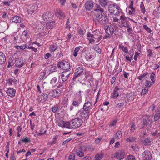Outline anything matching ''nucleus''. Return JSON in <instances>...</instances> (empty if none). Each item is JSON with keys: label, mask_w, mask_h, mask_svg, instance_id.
<instances>
[{"label": "nucleus", "mask_w": 160, "mask_h": 160, "mask_svg": "<svg viewBox=\"0 0 160 160\" xmlns=\"http://www.w3.org/2000/svg\"><path fill=\"white\" fill-rule=\"evenodd\" d=\"M143 27L144 29H145L148 32L151 33L152 32L151 29L148 28L147 25H143Z\"/></svg>", "instance_id": "obj_53"}, {"label": "nucleus", "mask_w": 160, "mask_h": 160, "mask_svg": "<svg viewBox=\"0 0 160 160\" xmlns=\"http://www.w3.org/2000/svg\"><path fill=\"white\" fill-rule=\"evenodd\" d=\"M56 68V67L55 66H53L52 65L50 66L48 69V70H49L50 72L49 73H52L54 71Z\"/></svg>", "instance_id": "obj_42"}, {"label": "nucleus", "mask_w": 160, "mask_h": 160, "mask_svg": "<svg viewBox=\"0 0 160 160\" xmlns=\"http://www.w3.org/2000/svg\"><path fill=\"white\" fill-rule=\"evenodd\" d=\"M6 92L8 96L13 98L15 96L16 90L13 88L9 87L7 89Z\"/></svg>", "instance_id": "obj_14"}, {"label": "nucleus", "mask_w": 160, "mask_h": 160, "mask_svg": "<svg viewBox=\"0 0 160 160\" xmlns=\"http://www.w3.org/2000/svg\"><path fill=\"white\" fill-rule=\"evenodd\" d=\"M57 125L62 128H71L70 122H65L63 120H59L56 122Z\"/></svg>", "instance_id": "obj_11"}, {"label": "nucleus", "mask_w": 160, "mask_h": 160, "mask_svg": "<svg viewBox=\"0 0 160 160\" xmlns=\"http://www.w3.org/2000/svg\"><path fill=\"white\" fill-rule=\"evenodd\" d=\"M136 128V126L134 123H132L131 124V125L130 127V132L132 133L134 132Z\"/></svg>", "instance_id": "obj_48"}, {"label": "nucleus", "mask_w": 160, "mask_h": 160, "mask_svg": "<svg viewBox=\"0 0 160 160\" xmlns=\"http://www.w3.org/2000/svg\"><path fill=\"white\" fill-rule=\"evenodd\" d=\"M140 55V54L138 52H135V55L134 57V59L135 61H137V58H138L139 55Z\"/></svg>", "instance_id": "obj_59"}, {"label": "nucleus", "mask_w": 160, "mask_h": 160, "mask_svg": "<svg viewBox=\"0 0 160 160\" xmlns=\"http://www.w3.org/2000/svg\"><path fill=\"white\" fill-rule=\"evenodd\" d=\"M118 28L117 25L112 23L109 28L108 26L105 27V31L106 33H108L109 35H112L114 32L118 30Z\"/></svg>", "instance_id": "obj_9"}, {"label": "nucleus", "mask_w": 160, "mask_h": 160, "mask_svg": "<svg viewBox=\"0 0 160 160\" xmlns=\"http://www.w3.org/2000/svg\"><path fill=\"white\" fill-rule=\"evenodd\" d=\"M27 47L28 45L26 44H23L21 46H17L15 47V48L18 50L21 49L22 50H23L26 48Z\"/></svg>", "instance_id": "obj_35"}, {"label": "nucleus", "mask_w": 160, "mask_h": 160, "mask_svg": "<svg viewBox=\"0 0 160 160\" xmlns=\"http://www.w3.org/2000/svg\"><path fill=\"white\" fill-rule=\"evenodd\" d=\"M28 31L27 30H24L22 32V38L27 39L28 37Z\"/></svg>", "instance_id": "obj_38"}, {"label": "nucleus", "mask_w": 160, "mask_h": 160, "mask_svg": "<svg viewBox=\"0 0 160 160\" xmlns=\"http://www.w3.org/2000/svg\"><path fill=\"white\" fill-rule=\"evenodd\" d=\"M99 2L100 5L103 7H105L108 5L107 0H99Z\"/></svg>", "instance_id": "obj_32"}, {"label": "nucleus", "mask_w": 160, "mask_h": 160, "mask_svg": "<svg viewBox=\"0 0 160 160\" xmlns=\"http://www.w3.org/2000/svg\"><path fill=\"white\" fill-rule=\"evenodd\" d=\"M108 11L110 13L119 16L120 13H122V10L120 6L117 4H111L108 6Z\"/></svg>", "instance_id": "obj_1"}, {"label": "nucleus", "mask_w": 160, "mask_h": 160, "mask_svg": "<svg viewBox=\"0 0 160 160\" xmlns=\"http://www.w3.org/2000/svg\"><path fill=\"white\" fill-rule=\"evenodd\" d=\"M55 14L58 18L61 19H64L65 17L64 13L60 9L57 8L55 11Z\"/></svg>", "instance_id": "obj_17"}, {"label": "nucleus", "mask_w": 160, "mask_h": 160, "mask_svg": "<svg viewBox=\"0 0 160 160\" xmlns=\"http://www.w3.org/2000/svg\"><path fill=\"white\" fill-rule=\"evenodd\" d=\"M94 13L96 15L102 13L104 12V9L102 8L98 4H96L93 8Z\"/></svg>", "instance_id": "obj_16"}, {"label": "nucleus", "mask_w": 160, "mask_h": 160, "mask_svg": "<svg viewBox=\"0 0 160 160\" xmlns=\"http://www.w3.org/2000/svg\"><path fill=\"white\" fill-rule=\"evenodd\" d=\"M92 96L91 94L86 96L85 102L83 106V109L85 111H89L92 108Z\"/></svg>", "instance_id": "obj_2"}, {"label": "nucleus", "mask_w": 160, "mask_h": 160, "mask_svg": "<svg viewBox=\"0 0 160 160\" xmlns=\"http://www.w3.org/2000/svg\"><path fill=\"white\" fill-rule=\"evenodd\" d=\"M117 15H115L114 14H113L112 15V21L114 22H118V23L119 22V19L117 17Z\"/></svg>", "instance_id": "obj_45"}, {"label": "nucleus", "mask_w": 160, "mask_h": 160, "mask_svg": "<svg viewBox=\"0 0 160 160\" xmlns=\"http://www.w3.org/2000/svg\"><path fill=\"white\" fill-rule=\"evenodd\" d=\"M152 135L154 138H156L159 136V132L156 130L155 132H152Z\"/></svg>", "instance_id": "obj_57"}, {"label": "nucleus", "mask_w": 160, "mask_h": 160, "mask_svg": "<svg viewBox=\"0 0 160 160\" xmlns=\"http://www.w3.org/2000/svg\"><path fill=\"white\" fill-rule=\"evenodd\" d=\"M80 50V48L79 47H76L75 48L73 52V55L76 57L77 56L78 54V52Z\"/></svg>", "instance_id": "obj_46"}, {"label": "nucleus", "mask_w": 160, "mask_h": 160, "mask_svg": "<svg viewBox=\"0 0 160 160\" xmlns=\"http://www.w3.org/2000/svg\"><path fill=\"white\" fill-rule=\"evenodd\" d=\"M58 48V46L57 44H52L49 47V50L51 52H53L55 51Z\"/></svg>", "instance_id": "obj_28"}, {"label": "nucleus", "mask_w": 160, "mask_h": 160, "mask_svg": "<svg viewBox=\"0 0 160 160\" xmlns=\"http://www.w3.org/2000/svg\"><path fill=\"white\" fill-rule=\"evenodd\" d=\"M146 86L148 88V89L151 86L152 84V82L151 81H146Z\"/></svg>", "instance_id": "obj_55"}, {"label": "nucleus", "mask_w": 160, "mask_h": 160, "mask_svg": "<svg viewBox=\"0 0 160 160\" xmlns=\"http://www.w3.org/2000/svg\"><path fill=\"white\" fill-rule=\"evenodd\" d=\"M103 157V153L102 152H101L95 155V160H100Z\"/></svg>", "instance_id": "obj_29"}, {"label": "nucleus", "mask_w": 160, "mask_h": 160, "mask_svg": "<svg viewBox=\"0 0 160 160\" xmlns=\"http://www.w3.org/2000/svg\"><path fill=\"white\" fill-rule=\"evenodd\" d=\"M148 74V72L145 73H144L143 74L141 75L140 76H138V79L139 80L141 81Z\"/></svg>", "instance_id": "obj_49"}, {"label": "nucleus", "mask_w": 160, "mask_h": 160, "mask_svg": "<svg viewBox=\"0 0 160 160\" xmlns=\"http://www.w3.org/2000/svg\"><path fill=\"white\" fill-rule=\"evenodd\" d=\"M57 81V78L56 77L53 78L51 80L50 83L52 84H54Z\"/></svg>", "instance_id": "obj_62"}, {"label": "nucleus", "mask_w": 160, "mask_h": 160, "mask_svg": "<svg viewBox=\"0 0 160 160\" xmlns=\"http://www.w3.org/2000/svg\"><path fill=\"white\" fill-rule=\"evenodd\" d=\"M127 29V31L129 34H132V28H131V26L128 24L127 25V26L126 27Z\"/></svg>", "instance_id": "obj_50"}, {"label": "nucleus", "mask_w": 160, "mask_h": 160, "mask_svg": "<svg viewBox=\"0 0 160 160\" xmlns=\"http://www.w3.org/2000/svg\"><path fill=\"white\" fill-rule=\"evenodd\" d=\"M127 160H135V158L132 155H130L128 156L127 158Z\"/></svg>", "instance_id": "obj_58"}, {"label": "nucleus", "mask_w": 160, "mask_h": 160, "mask_svg": "<svg viewBox=\"0 0 160 160\" xmlns=\"http://www.w3.org/2000/svg\"><path fill=\"white\" fill-rule=\"evenodd\" d=\"M83 93V92L81 90H80L76 92V95L79 98V99H82Z\"/></svg>", "instance_id": "obj_40"}, {"label": "nucleus", "mask_w": 160, "mask_h": 160, "mask_svg": "<svg viewBox=\"0 0 160 160\" xmlns=\"http://www.w3.org/2000/svg\"><path fill=\"white\" fill-rule=\"evenodd\" d=\"M37 8V7L34 5H33L31 7L30 9H28L27 11L28 14L31 15L32 13L35 12Z\"/></svg>", "instance_id": "obj_25"}, {"label": "nucleus", "mask_w": 160, "mask_h": 160, "mask_svg": "<svg viewBox=\"0 0 160 160\" xmlns=\"http://www.w3.org/2000/svg\"><path fill=\"white\" fill-rule=\"evenodd\" d=\"M46 25L47 29H51L54 27L55 22L54 21H52L51 22L47 23Z\"/></svg>", "instance_id": "obj_27"}, {"label": "nucleus", "mask_w": 160, "mask_h": 160, "mask_svg": "<svg viewBox=\"0 0 160 160\" xmlns=\"http://www.w3.org/2000/svg\"><path fill=\"white\" fill-rule=\"evenodd\" d=\"M119 25L120 27H125L129 24L127 17L122 12V13H120Z\"/></svg>", "instance_id": "obj_4"}, {"label": "nucleus", "mask_w": 160, "mask_h": 160, "mask_svg": "<svg viewBox=\"0 0 160 160\" xmlns=\"http://www.w3.org/2000/svg\"><path fill=\"white\" fill-rule=\"evenodd\" d=\"M83 121L79 118H76L72 119L70 122V125L74 128H77L81 126L82 124Z\"/></svg>", "instance_id": "obj_5"}, {"label": "nucleus", "mask_w": 160, "mask_h": 160, "mask_svg": "<svg viewBox=\"0 0 160 160\" xmlns=\"http://www.w3.org/2000/svg\"><path fill=\"white\" fill-rule=\"evenodd\" d=\"M122 132L120 131H117L116 134L114 135V138L115 139L118 140L120 138L122 137Z\"/></svg>", "instance_id": "obj_30"}, {"label": "nucleus", "mask_w": 160, "mask_h": 160, "mask_svg": "<svg viewBox=\"0 0 160 160\" xmlns=\"http://www.w3.org/2000/svg\"><path fill=\"white\" fill-rule=\"evenodd\" d=\"M119 90L118 87H115L113 92L111 94V97L113 98H116L119 96L118 90Z\"/></svg>", "instance_id": "obj_20"}, {"label": "nucleus", "mask_w": 160, "mask_h": 160, "mask_svg": "<svg viewBox=\"0 0 160 160\" xmlns=\"http://www.w3.org/2000/svg\"><path fill=\"white\" fill-rule=\"evenodd\" d=\"M152 141V139L150 138H146L144 141V144L145 145H150Z\"/></svg>", "instance_id": "obj_33"}, {"label": "nucleus", "mask_w": 160, "mask_h": 160, "mask_svg": "<svg viewBox=\"0 0 160 160\" xmlns=\"http://www.w3.org/2000/svg\"><path fill=\"white\" fill-rule=\"evenodd\" d=\"M70 73L68 74L66 72H63L62 73L61 75V78L63 82L66 81L68 79Z\"/></svg>", "instance_id": "obj_23"}, {"label": "nucleus", "mask_w": 160, "mask_h": 160, "mask_svg": "<svg viewBox=\"0 0 160 160\" xmlns=\"http://www.w3.org/2000/svg\"><path fill=\"white\" fill-rule=\"evenodd\" d=\"M152 68L154 70L157 69L158 68L160 67L157 64H153L152 65Z\"/></svg>", "instance_id": "obj_63"}, {"label": "nucleus", "mask_w": 160, "mask_h": 160, "mask_svg": "<svg viewBox=\"0 0 160 160\" xmlns=\"http://www.w3.org/2000/svg\"><path fill=\"white\" fill-rule=\"evenodd\" d=\"M58 66L60 68L67 72L69 71L70 68V63L67 61L59 62L58 63Z\"/></svg>", "instance_id": "obj_7"}, {"label": "nucleus", "mask_w": 160, "mask_h": 160, "mask_svg": "<svg viewBox=\"0 0 160 160\" xmlns=\"http://www.w3.org/2000/svg\"><path fill=\"white\" fill-rule=\"evenodd\" d=\"M107 17L104 14L102 13L100 14L96 15V20L95 21V24H97V22L101 24L104 25L106 24L107 22Z\"/></svg>", "instance_id": "obj_3"}, {"label": "nucleus", "mask_w": 160, "mask_h": 160, "mask_svg": "<svg viewBox=\"0 0 160 160\" xmlns=\"http://www.w3.org/2000/svg\"><path fill=\"white\" fill-rule=\"evenodd\" d=\"M155 76V74L154 73H152L151 74L150 76L151 80L152 82L153 83H154L155 82V80H154Z\"/></svg>", "instance_id": "obj_60"}, {"label": "nucleus", "mask_w": 160, "mask_h": 160, "mask_svg": "<svg viewBox=\"0 0 160 160\" xmlns=\"http://www.w3.org/2000/svg\"><path fill=\"white\" fill-rule=\"evenodd\" d=\"M48 98V95L46 94H42L38 97V100L39 102H44Z\"/></svg>", "instance_id": "obj_21"}, {"label": "nucleus", "mask_w": 160, "mask_h": 160, "mask_svg": "<svg viewBox=\"0 0 160 160\" xmlns=\"http://www.w3.org/2000/svg\"><path fill=\"white\" fill-rule=\"evenodd\" d=\"M68 101V98L67 97H64L62 98V103L63 104H66L67 103Z\"/></svg>", "instance_id": "obj_54"}, {"label": "nucleus", "mask_w": 160, "mask_h": 160, "mask_svg": "<svg viewBox=\"0 0 160 160\" xmlns=\"http://www.w3.org/2000/svg\"><path fill=\"white\" fill-rule=\"evenodd\" d=\"M89 111H85V112H82L81 113V116L82 118H88L89 115Z\"/></svg>", "instance_id": "obj_37"}, {"label": "nucleus", "mask_w": 160, "mask_h": 160, "mask_svg": "<svg viewBox=\"0 0 160 160\" xmlns=\"http://www.w3.org/2000/svg\"><path fill=\"white\" fill-rule=\"evenodd\" d=\"M93 33H94L93 36L94 37H97V38H98V36L100 34V32L98 30H95Z\"/></svg>", "instance_id": "obj_51"}, {"label": "nucleus", "mask_w": 160, "mask_h": 160, "mask_svg": "<svg viewBox=\"0 0 160 160\" xmlns=\"http://www.w3.org/2000/svg\"><path fill=\"white\" fill-rule=\"evenodd\" d=\"M88 149L87 146L82 145L79 146L78 149H74L76 155L80 157H82L84 156V152Z\"/></svg>", "instance_id": "obj_6"}, {"label": "nucleus", "mask_w": 160, "mask_h": 160, "mask_svg": "<svg viewBox=\"0 0 160 160\" xmlns=\"http://www.w3.org/2000/svg\"><path fill=\"white\" fill-rule=\"evenodd\" d=\"M82 101V100H81V99H79V101L74 100L73 101L72 105L74 106L78 107L79 106V104H80Z\"/></svg>", "instance_id": "obj_36"}, {"label": "nucleus", "mask_w": 160, "mask_h": 160, "mask_svg": "<svg viewBox=\"0 0 160 160\" xmlns=\"http://www.w3.org/2000/svg\"><path fill=\"white\" fill-rule=\"evenodd\" d=\"M140 8L142 13L143 14H144L146 12V10L144 5V4L142 2L140 3Z\"/></svg>", "instance_id": "obj_39"}, {"label": "nucleus", "mask_w": 160, "mask_h": 160, "mask_svg": "<svg viewBox=\"0 0 160 160\" xmlns=\"http://www.w3.org/2000/svg\"><path fill=\"white\" fill-rule=\"evenodd\" d=\"M61 90L57 88L51 91L49 93L50 98L51 99L59 97L61 95Z\"/></svg>", "instance_id": "obj_12"}, {"label": "nucleus", "mask_w": 160, "mask_h": 160, "mask_svg": "<svg viewBox=\"0 0 160 160\" xmlns=\"http://www.w3.org/2000/svg\"><path fill=\"white\" fill-rule=\"evenodd\" d=\"M84 68L82 65H78L76 67L75 72L74 74L73 79L74 80L77 77L82 75L84 72Z\"/></svg>", "instance_id": "obj_8"}, {"label": "nucleus", "mask_w": 160, "mask_h": 160, "mask_svg": "<svg viewBox=\"0 0 160 160\" xmlns=\"http://www.w3.org/2000/svg\"><path fill=\"white\" fill-rule=\"evenodd\" d=\"M57 88L63 89L65 88V83L63 82H59L57 83Z\"/></svg>", "instance_id": "obj_43"}, {"label": "nucleus", "mask_w": 160, "mask_h": 160, "mask_svg": "<svg viewBox=\"0 0 160 160\" xmlns=\"http://www.w3.org/2000/svg\"><path fill=\"white\" fill-rule=\"evenodd\" d=\"M152 155L150 152L148 150H146L142 153L143 160H151Z\"/></svg>", "instance_id": "obj_15"}, {"label": "nucleus", "mask_w": 160, "mask_h": 160, "mask_svg": "<svg viewBox=\"0 0 160 160\" xmlns=\"http://www.w3.org/2000/svg\"><path fill=\"white\" fill-rule=\"evenodd\" d=\"M125 153L122 151H120L115 153L114 157L120 160L123 159L124 158Z\"/></svg>", "instance_id": "obj_19"}, {"label": "nucleus", "mask_w": 160, "mask_h": 160, "mask_svg": "<svg viewBox=\"0 0 160 160\" xmlns=\"http://www.w3.org/2000/svg\"><path fill=\"white\" fill-rule=\"evenodd\" d=\"M22 18L19 16H16L12 18V21L15 23H19L21 22Z\"/></svg>", "instance_id": "obj_24"}, {"label": "nucleus", "mask_w": 160, "mask_h": 160, "mask_svg": "<svg viewBox=\"0 0 160 160\" xmlns=\"http://www.w3.org/2000/svg\"><path fill=\"white\" fill-rule=\"evenodd\" d=\"M84 7L87 10H90L93 7V2L91 0H88L85 3Z\"/></svg>", "instance_id": "obj_18"}, {"label": "nucleus", "mask_w": 160, "mask_h": 160, "mask_svg": "<svg viewBox=\"0 0 160 160\" xmlns=\"http://www.w3.org/2000/svg\"><path fill=\"white\" fill-rule=\"evenodd\" d=\"M58 107L57 105H54L52 108V111L53 112H56L58 109Z\"/></svg>", "instance_id": "obj_52"}, {"label": "nucleus", "mask_w": 160, "mask_h": 160, "mask_svg": "<svg viewBox=\"0 0 160 160\" xmlns=\"http://www.w3.org/2000/svg\"><path fill=\"white\" fill-rule=\"evenodd\" d=\"M136 139L135 137H130L127 138L126 141L128 142H134Z\"/></svg>", "instance_id": "obj_41"}, {"label": "nucleus", "mask_w": 160, "mask_h": 160, "mask_svg": "<svg viewBox=\"0 0 160 160\" xmlns=\"http://www.w3.org/2000/svg\"><path fill=\"white\" fill-rule=\"evenodd\" d=\"M119 48H120L122 51L124 52L125 53L127 54L129 53L128 50L126 47L121 44L119 45Z\"/></svg>", "instance_id": "obj_34"}, {"label": "nucleus", "mask_w": 160, "mask_h": 160, "mask_svg": "<svg viewBox=\"0 0 160 160\" xmlns=\"http://www.w3.org/2000/svg\"><path fill=\"white\" fill-rule=\"evenodd\" d=\"M21 141L23 142H30V140L29 138L26 137L24 138H22Z\"/></svg>", "instance_id": "obj_61"}, {"label": "nucleus", "mask_w": 160, "mask_h": 160, "mask_svg": "<svg viewBox=\"0 0 160 160\" xmlns=\"http://www.w3.org/2000/svg\"><path fill=\"white\" fill-rule=\"evenodd\" d=\"M6 57L5 54L2 52H0V65H2L5 62Z\"/></svg>", "instance_id": "obj_22"}, {"label": "nucleus", "mask_w": 160, "mask_h": 160, "mask_svg": "<svg viewBox=\"0 0 160 160\" xmlns=\"http://www.w3.org/2000/svg\"><path fill=\"white\" fill-rule=\"evenodd\" d=\"M160 118V111L157 112L154 117V120L155 121H157Z\"/></svg>", "instance_id": "obj_44"}, {"label": "nucleus", "mask_w": 160, "mask_h": 160, "mask_svg": "<svg viewBox=\"0 0 160 160\" xmlns=\"http://www.w3.org/2000/svg\"><path fill=\"white\" fill-rule=\"evenodd\" d=\"M75 159V155L74 154H72L69 157L68 160H74Z\"/></svg>", "instance_id": "obj_64"}, {"label": "nucleus", "mask_w": 160, "mask_h": 160, "mask_svg": "<svg viewBox=\"0 0 160 160\" xmlns=\"http://www.w3.org/2000/svg\"><path fill=\"white\" fill-rule=\"evenodd\" d=\"M53 17V14L50 12H45L42 16L43 19L46 21L52 20Z\"/></svg>", "instance_id": "obj_13"}, {"label": "nucleus", "mask_w": 160, "mask_h": 160, "mask_svg": "<svg viewBox=\"0 0 160 160\" xmlns=\"http://www.w3.org/2000/svg\"><path fill=\"white\" fill-rule=\"evenodd\" d=\"M23 62L20 59H18L16 60L15 65L18 68H20L23 65Z\"/></svg>", "instance_id": "obj_26"}, {"label": "nucleus", "mask_w": 160, "mask_h": 160, "mask_svg": "<svg viewBox=\"0 0 160 160\" xmlns=\"http://www.w3.org/2000/svg\"><path fill=\"white\" fill-rule=\"evenodd\" d=\"M152 123V118L150 116L146 115L144 116L143 119V124L144 126H149L151 127Z\"/></svg>", "instance_id": "obj_10"}, {"label": "nucleus", "mask_w": 160, "mask_h": 160, "mask_svg": "<svg viewBox=\"0 0 160 160\" xmlns=\"http://www.w3.org/2000/svg\"><path fill=\"white\" fill-rule=\"evenodd\" d=\"M97 39V37H93L92 38H90L89 39V43L91 44H93L94 43L95 40L94 39Z\"/></svg>", "instance_id": "obj_56"}, {"label": "nucleus", "mask_w": 160, "mask_h": 160, "mask_svg": "<svg viewBox=\"0 0 160 160\" xmlns=\"http://www.w3.org/2000/svg\"><path fill=\"white\" fill-rule=\"evenodd\" d=\"M85 30H83L82 29H80L78 31L79 34L82 37L83 36L85 33Z\"/></svg>", "instance_id": "obj_47"}, {"label": "nucleus", "mask_w": 160, "mask_h": 160, "mask_svg": "<svg viewBox=\"0 0 160 160\" xmlns=\"http://www.w3.org/2000/svg\"><path fill=\"white\" fill-rule=\"evenodd\" d=\"M38 26H36V29L38 30V32H41L44 30V28L43 27V24L41 22H39Z\"/></svg>", "instance_id": "obj_31"}]
</instances>
